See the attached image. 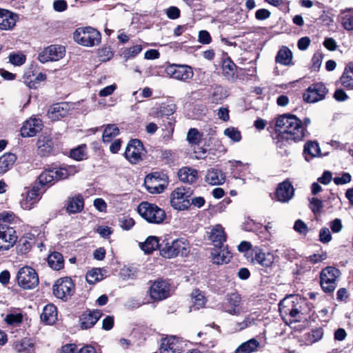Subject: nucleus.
<instances>
[{
  "label": "nucleus",
  "instance_id": "1",
  "mask_svg": "<svg viewBox=\"0 0 353 353\" xmlns=\"http://www.w3.org/2000/svg\"><path fill=\"white\" fill-rule=\"evenodd\" d=\"M276 131L282 132L286 140L299 141L306 135V130L302 121L294 114H284L279 116L275 123Z\"/></svg>",
  "mask_w": 353,
  "mask_h": 353
},
{
  "label": "nucleus",
  "instance_id": "2",
  "mask_svg": "<svg viewBox=\"0 0 353 353\" xmlns=\"http://www.w3.org/2000/svg\"><path fill=\"white\" fill-rule=\"evenodd\" d=\"M190 251V243L184 239L170 241L165 238L161 243L160 254L167 259H172L179 255L186 256Z\"/></svg>",
  "mask_w": 353,
  "mask_h": 353
},
{
  "label": "nucleus",
  "instance_id": "3",
  "mask_svg": "<svg viewBox=\"0 0 353 353\" xmlns=\"http://www.w3.org/2000/svg\"><path fill=\"white\" fill-rule=\"evenodd\" d=\"M304 301L298 296H290L283 299L279 303V312L283 319L288 316L295 321H300L302 316L301 304Z\"/></svg>",
  "mask_w": 353,
  "mask_h": 353
},
{
  "label": "nucleus",
  "instance_id": "4",
  "mask_svg": "<svg viewBox=\"0 0 353 353\" xmlns=\"http://www.w3.org/2000/svg\"><path fill=\"white\" fill-rule=\"evenodd\" d=\"M137 211L142 218L150 223L161 224L166 218L164 210L147 201L141 202L138 205Z\"/></svg>",
  "mask_w": 353,
  "mask_h": 353
},
{
  "label": "nucleus",
  "instance_id": "5",
  "mask_svg": "<svg viewBox=\"0 0 353 353\" xmlns=\"http://www.w3.org/2000/svg\"><path fill=\"white\" fill-rule=\"evenodd\" d=\"M74 41L83 46L92 47L101 43V33L92 27H84L77 28L74 34Z\"/></svg>",
  "mask_w": 353,
  "mask_h": 353
},
{
  "label": "nucleus",
  "instance_id": "6",
  "mask_svg": "<svg viewBox=\"0 0 353 353\" xmlns=\"http://www.w3.org/2000/svg\"><path fill=\"white\" fill-rule=\"evenodd\" d=\"M192 192L189 188H176L170 195L171 205L176 210H184L190 205L189 198Z\"/></svg>",
  "mask_w": 353,
  "mask_h": 353
},
{
  "label": "nucleus",
  "instance_id": "7",
  "mask_svg": "<svg viewBox=\"0 0 353 353\" xmlns=\"http://www.w3.org/2000/svg\"><path fill=\"white\" fill-rule=\"evenodd\" d=\"M166 174L156 172L146 176L144 185L151 194H159L163 192L168 185Z\"/></svg>",
  "mask_w": 353,
  "mask_h": 353
},
{
  "label": "nucleus",
  "instance_id": "8",
  "mask_svg": "<svg viewBox=\"0 0 353 353\" xmlns=\"http://www.w3.org/2000/svg\"><path fill=\"white\" fill-rule=\"evenodd\" d=\"M18 284L25 290H30L37 286L39 277L36 271L28 266L21 268L17 276Z\"/></svg>",
  "mask_w": 353,
  "mask_h": 353
},
{
  "label": "nucleus",
  "instance_id": "9",
  "mask_svg": "<svg viewBox=\"0 0 353 353\" xmlns=\"http://www.w3.org/2000/svg\"><path fill=\"white\" fill-rule=\"evenodd\" d=\"M69 176L68 171L65 168H53L43 171L38 177L41 185H51L55 181L65 179Z\"/></svg>",
  "mask_w": 353,
  "mask_h": 353
},
{
  "label": "nucleus",
  "instance_id": "10",
  "mask_svg": "<svg viewBox=\"0 0 353 353\" xmlns=\"http://www.w3.org/2000/svg\"><path fill=\"white\" fill-rule=\"evenodd\" d=\"M74 285L69 277L59 279L53 285V294L60 299L68 300L74 293Z\"/></svg>",
  "mask_w": 353,
  "mask_h": 353
},
{
  "label": "nucleus",
  "instance_id": "11",
  "mask_svg": "<svg viewBox=\"0 0 353 353\" xmlns=\"http://www.w3.org/2000/svg\"><path fill=\"white\" fill-rule=\"evenodd\" d=\"M339 274L338 269L332 267H327L321 271V285L325 292H332L336 289V279Z\"/></svg>",
  "mask_w": 353,
  "mask_h": 353
},
{
  "label": "nucleus",
  "instance_id": "12",
  "mask_svg": "<svg viewBox=\"0 0 353 353\" xmlns=\"http://www.w3.org/2000/svg\"><path fill=\"white\" fill-rule=\"evenodd\" d=\"M165 74L178 81H187L193 77L191 67L187 65L170 64L165 69Z\"/></svg>",
  "mask_w": 353,
  "mask_h": 353
},
{
  "label": "nucleus",
  "instance_id": "13",
  "mask_svg": "<svg viewBox=\"0 0 353 353\" xmlns=\"http://www.w3.org/2000/svg\"><path fill=\"white\" fill-rule=\"evenodd\" d=\"M65 54V47L61 45H50L44 48L38 56L41 63L57 61L61 59Z\"/></svg>",
  "mask_w": 353,
  "mask_h": 353
},
{
  "label": "nucleus",
  "instance_id": "14",
  "mask_svg": "<svg viewBox=\"0 0 353 353\" xmlns=\"http://www.w3.org/2000/svg\"><path fill=\"white\" fill-rule=\"evenodd\" d=\"M125 157L132 164L139 163L144 155V147L139 139L131 140L125 150Z\"/></svg>",
  "mask_w": 353,
  "mask_h": 353
},
{
  "label": "nucleus",
  "instance_id": "15",
  "mask_svg": "<svg viewBox=\"0 0 353 353\" xmlns=\"http://www.w3.org/2000/svg\"><path fill=\"white\" fill-rule=\"evenodd\" d=\"M327 92L326 87L322 83L312 84L308 87L303 94V99L308 103H316L323 100Z\"/></svg>",
  "mask_w": 353,
  "mask_h": 353
},
{
  "label": "nucleus",
  "instance_id": "16",
  "mask_svg": "<svg viewBox=\"0 0 353 353\" xmlns=\"http://www.w3.org/2000/svg\"><path fill=\"white\" fill-rule=\"evenodd\" d=\"M17 240L15 230L8 225H0V251L13 247Z\"/></svg>",
  "mask_w": 353,
  "mask_h": 353
},
{
  "label": "nucleus",
  "instance_id": "17",
  "mask_svg": "<svg viewBox=\"0 0 353 353\" xmlns=\"http://www.w3.org/2000/svg\"><path fill=\"white\" fill-rule=\"evenodd\" d=\"M241 302V297L239 294H228L226 295L225 300L223 303V309L230 314L238 316L243 312Z\"/></svg>",
  "mask_w": 353,
  "mask_h": 353
},
{
  "label": "nucleus",
  "instance_id": "18",
  "mask_svg": "<svg viewBox=\"0 0 353 353\" xmlns=\"http://www.w3.org/2000/svg\"><path fill=\"white\" fill-rule=\"evenodd\" d=\"M43 128L42 121L36 117H30L26 120L21 128V135L23 137H32L39 132Z\"/></svg>",
  "mask_w": 353,
  "mask_h": 353
},
{
  "label": "nucleus",
  "instance_id": "19",
  "mask_svg": "<svg viewBox=\"0 0 353 353\" xmlns=\"http://www.w3.org/2000/svg\"><path fill=\"white\" fill-rule=\"evenodd\" d=\"M170 294L169 284L165 281L154 282L150 288V296L155 301H161L166 299Z\"/></svg>",
  "mask_w": 353,
  "mask_h": 353
},
{
  "label": "nucleus",
  "instance_id": "20",
  "mask_svg": "<svg viewBox=\"0 0 353 353\" xmlns=\"http://www.w3.org/2000/svg\"><path fill=\"white\" fill-rule=\"evenodd\" d=\"M294 194V189L289 180L280 183L275 192L277 200L281 203H288L292 199Z\"/></svg>",
  "mask_w": 353,
  "mask_h": 353
},
{
  "label": "nucleus",
  "instance_id": "21",
  "mask_svg": "<svg viewBox=\"0 0 353 353\" xmlns=\"http://www.w3.org/2000/svg\"><path fill=\"white\" fill-rule=\"evenodd\" d=\"M227 236L221 224L213 225L208 232V239L215 248H221L226 241Z\"/></svg>",
  "mask_w": 353,
  "mask_h": 353
},
{
  "label": "nucleus",
  "instance_id": "22",
  "mask_svg": "<svg viewBox=\"0 0 353 353\" xmlns=\"http://www.w3.org/2000/svg\"><path fill=\"white\" fill-rule=\"evenodd\" d=\"M101 316L102 312L99 310L85 311L79 317L81 327L85 330L92 327Z\"/></svg>",
  "mask_w": 353,
  "mask_h": 353
},
{
  "label": "nucleus",
  "instance_id": "23",
  "mask_svg": "<svg viewBox=\"0 0 353 353\" xmlns=\"http://www.w3.org/2000/svg\"><path fill=\"white\" fill-rule=\"evenodd\" d=\"M18 15L6 9L0 8V30H12L16 25Z\"/></svg>",
  "mask_w": 353,
  "mask_h": 353
},
{
  "label": "nucleus",
  "instance_id": "24",
  "mask_svg": "<svg viewBox=\"0 0 353 353\" xmlns=\"http://www.w3.org/2000/svg\"><path fill=\"white\" fill-rule=\"evenodd\" d=\"M70 110V105L68 103H57L49 108L48 116L52 120H59L66 117Z\"/></svg>",
  "mask_w": 353,
  "mask_h": 353
},
{
  "label": "nucleus",
  "instance_id": "25",
  "mask_svg": "<svg viewBox=\"0 0 353 353\" xmlns=\"http://www.w3.org/2000/svg\"><path fill=\"white\" fill-rule=\"evenodd\" d=\"M38 154L46 156L51 153L54 147V141L48 135H41L37 142Z\"/></svg>",
  "mask_w": 353,
  "mask_h": 353
},
{
  "label": "nucleus",
  "instance_id": "26",
  "mask_svg": "<svg viewBox=\"0 0 353 353\" xmlns=\"http://www.w3.org/2000/svg\"><path fill=\"white\" fill-rule=\"evenodd\" d=\"M211 255L212 262L217 265L227 263L232 258L230 252L225 248L223 245L221 248L214 247L211 252Z\"/></svg>",
  "mask_w": 353,
  "mask_h": 353
},
{
  "label": "nucleus",
  "instance_id": "27",
  "mask_svg": "<svg viewBox=\"0 0 353 353\" xmlns=\"http://www.w3.org/2000/svg\"><path fill=\"white\" fill-rule=\"evenodd\" d=\"M160 353H181V347L174 336L164 338L161 340Z\"/></svg>",
  "mask_w": 353,
  "mask_h": 353
},
{
  "label": "nucleus",
  "instance_id": "28",
  "mask_svg": "<svg viewBox=\"0 0 353 353\" xmlns=\"http://www.w3.org/2000/svg\"><path fill=\"white\" fill-rule=\"evenodd\" d=\"M252 261L263 267H270L273 263V256L270 254H265L260 249L255 248L252 251Z\"/></svg>",
  "mask_w": 353,
  "mask_h": 353
},
{
  "label": "nucleus",
  "instance_id": "29",
  "mask_svg": "<svg viewBox=\"0 0 353 353\" xmlns=\"http://www.w3.org/2000/svg\"><path fill=\"white\" fill-rule=\"evenodd\" d=\"M84 206V201L81 195L78 194L69 197L66 203V211L69 214H76L82 211Z\"/></svg>",
  "mask_w": 353,
  "mask_h": 353
},
{
  "label": "nucleus",
  "instance_id": "30",
  "mask_svg": "<svg viewBox=\"0 0 353 353\" xmlns=\"http://www.w3.org/2000/svg\"><path fill=\"white\" fill-rule=\"evenodd\" d=\"M41 320L47 325H52L57 321V310L53 304L46 305L41 314Z\"/></svg>",
  "mask_w": 353,
  "mask_h": 353
},
{
  "label": "nucleus",
  "instance_id": "31",
  "mask_svg": "<svg viewBox=\"0 0 353 353\" xmlns=\"http://www.w3.org/2000/svg\"><path fill=\"white\" fill-rule=\"evenodd\" d=\"M341 85L348 90H353V62L349 63L345 68L340 78Z\"/></svg>",
  "mask_w": 353,
  "mask_h": 353
},
{
  "label": "nucleus",
  "instance_id": "32",
  "mask_svg": "<svg viewBox=\"0 0 353 353\" xmlns=\"http://www.w3.org/2000/svg\"><path fill=\"white\" fill-rule=\"evenodd\" d=\"M178 176L180 181L184 183H192L197 179L198 172L194 168L184 167L179 170Z\"/></svg>",
  "mask_w": 353,
  "mask_h": 353
},
{
  "label": "nucleus",
  "instance_id": "33",
  "mask_svg": "<svg viewBox=\"0 0 353 353\" xmlns=\"http://www.w3.org/2000/svg\"><path fill=\"white\" fill-rule=\"evenodd\" d=\"M205 181L212 185H217L224 183L225 176L221 170L211 169L207 172Z\"/></svg>",
  "mask_w": 353,
  "mask_h": 353
},
{
  "label": "nucleus",
  "instance_id": "34",
  "mask_svg": "<svg viewBox=\"0 0 353 353\" xmlns=\"http://www.w3.org/2000/svg\"><path fill=\"white\" fill-rule=\"evenodd\" d=\"M39 193L36 188H33L27 193L26 198L21 201V206L24 210H30L34 204L39 200Z\"/></svg>",
  "mask_w": 353,
  "mask_h": 353
},
{
  "label": "nucleus",
  "instance_id": "35",
  "mask_svg": "<svg viewBox=\"0 0 353 353\" xmlns=\"http://www.w3.org/2000/svg\"><path fill=\"white\" fill-rule=\"evenodd\" d=\"M17 157L12 153H6L0 157V175L9 170L14 163Z\"/></svg>",
  "mask_w": 353,
  "mask_h": 353
},
{
  "label": "nucleus",
  "instance_id": "36",
  "mask_svg": "<svg viewBox=\"0 0 353 353\" xmlns=\"http://www.w3.org/2000/svg\"><path fill=\"white\" fill-rule=\"evenodd\" d=\"M292 60V53L287 47H282L275 57V61L283 65H290Z\"/></svg>",
  "mask_w": 353,
  "mask_h": 353
},
{
  "label": "nucleus",
  "instance_id": "37",
  "mask_svg": "<svg viewBox=\"0 0 353 353\" xmlns=\"http://www.w3.org/2000/svg\"><path fill=\"white\" fill-rule=\"evenodd\" d=\"M259 346V343L255 339H252L240 345L234 353H252L255 352Z\"/></svg>",
  "mask_w": 353,
  "mask_h": 353
},
{
  "label": "nucleus",
  "instance_id": "38",
  "mask_svg": "<svg viewBox=\"0 0 353 353\" xmlns=\"http://www.w3.org/2000/svg\"><path fill=\"white\" fill-rule=\"evenodd\" d=\"M48 263L53 270H59L63 268L64 260L61 253L54 252L49 255Z\"/></svg>",
  "mask_w": 353,
  "mask_h": 353
},
{
  "label": "nucleus",
  "instance_id": "39",
  "mask_svg": "<svg viewBox=\"0 0 353 353\" xmlns=\"http://www.w3.org/2000/svg\"><path fill=\"white\" fill-rule=\"evenodd\" d=\"M191 297L192 305L190 306V310H199L205 305V297L199 290H194L191 294Z\"/></svg>",
  "mask_w": 353,
  "mask_h": 353
},
{
  "label": "nucleus",
  "instance_id": "40",
  "mask_svg": "<svg viewBox=\"0 0 353 353\" xmlns=\"http://www.w3.org/2000/svg\"><path fill=\"white\" fill-rule=\"evenodd\" d=\"M161 243H159V240L157 236H148L145 242L141 244V249L145 253H150L157 248L160 250Z\"/></svg>",
  "mask_w": 353,
  "mask_h": 353
},
{
  "label": "nucleus",
  "instance_id": "41",
  "mask_svg": "<svg viewBox=\"0 0 353 353\" xmlns=\"http://www.w3.org/2000/svg\"><path fill=\"white\" fill-rule=\"evenodd\" d=\"M304 154H305L307 161H309L307 155H309L310 158L319 157L321 155V150L319 143L312 141L307 142L304 146Z\"/></svg>",
  "mask_w": 353,
  "mask_h": 353
},
{
  "label": "nucleus",
  "instance_id": "42",
  "mask_svg": "<svg viewBox=\"0 0 353 353\" xmlns=\"http://www.w3.org/2000/svg\"><path fill=\"white\" fill-rule=\"evenodd\" d=\"M236 70V66L232 61H224L223 64V72L228 80L234 81L236 79L237 75Z\"/></svg>",
  "mask_w": 353,
  "mask_h": 353
},
{
  "label": "nucleus",
  "instance_id": "43",
  "mask_svg": "<svg viewBox=\"0 0 353 353\" xmlns=\"http://www.w3.org/2000/svg\"><path fill=\"white\" fill-rule=\"evenodd\" d=\"M119 134V129L115 124H108L105 126L102 139L104 143H110L113 138Z\"/></svg>",
  "mask_w": 353,
  "mask_h": 353
},
{
  "label": "nucleus",
  "instance_id": "44",
  "mask_svg": "<svg viewBox=\"0 0 353 353\" xmlns=\"http://www.w3.org/2000/svg\"><path fill=\"white\" fill-rule=\"evenodd\" d=\"M103 274L101 268H92L86 274L85 279L88 283L95 284L103 279Z\"/></svg>",
  "mask_w": 353,
  "mask_h": 353
},
{
  "label": "nucleus",
  "instance_id": "45",
  "mask_svg": "<svg viewBox=\"0 0 353 353\" xmlns=\"http://www.w3.org/2000/svg\"><path fill=\"white\" fill-rule=\"evenodd\" d=\"M343 27L347 30H353V12L345 14L344 10L341 11L339 16Z\"/></svg>",
  "mask_w": 353,
  "mask_h": 353
},
{
  "label": "nucleus",
  "instance_id": "46",
  "mask_svg": "<svg viewBox=\"0 0 353 353\" xmlns=\"http://www.w3.org/2000/svg\"><path fill=\"white\" fill-rule=\"evenodd\" d=\"M23 319V315L21 313H10L6 316L4 321L12 326L19 325Z\"/></svg>",
  "mask_w": 353,
  "mask_h": 353
},
{
  "label": "nucleus",
  "instance_id": "47",
  "mask_svg": "<svg viewBox=\"0 0 353 353\" xmlns=\"http://www.w3.org/2000/svg\"><path fill=\"white\" fill-rule=\"evenodd\" d=\"M141 45H135L130 48H126L122 52V56L123 59L127 61L130 59L135 57L138 55L142 50Z\"/></svg>",
  "mask_w": 353,
  "mask_h": 353
},
{
  "label": "nucleus",
  "instance_id": "48",
  "mask_svg": "<svg viewBox=\"0 0 353 353\" xmlns=\"http://www.w3.org/2000/svg\"><path fill=\"white\" fill-rule=\"evenodd\" d=\"M323 335V332L321 329L312 330L311 332L305 335V342L308 345L314 343L321 340Z\"/></svg>",
  "mask_w": 353,
  "mask_h": 353
},
{
  "label": "nucleus",
  "instance_id": "49",
  "mask_svg": "<svg viewBox=\"0 0 353 353\" xmlns=\"http://www.w3.org/2000/svg\"><path fill=\"white\" fill-rule=\"evenodd\" d=\"M202 135L197 129L190 128L187 134V140L191 144H199L201 141Z\"/></svg>",
  "mask_w": 353,
  "mask_h": 353
},
{
  "label": "nucleus",
  "instance_id": "50",
  "mask_svg": "<svg viewBox=\"0 0 353 353\" xmlns=\"http://www.w3.org/2000/svg\"><path fill=\"white\" fill-rule=\"evenodd\" d=\"M223 133L224 135L234 142H239L241 139V134L240 131L234 127L226 128Z\"/></svg>",
  "mask_w": 353,
  "mask_h": 353
},
{
  "label": "nucleus",
  "instance_id": "51",
  "mask_svg": "<svg viewBox=\"0 0 353 353\" xmlns=\"http://www.w3.org/2000/svg\"><path fill=\"white\" fill-rule=\"evenodd\" d=\"M26 56L21 52L10 53L9 55V61L14 65H21L26 61Z\"/></svg>",
  "mask_w": 353,
  "mask_h": 353
},
{
  "label": "nucleus",
  "instance_id": "52",
  "mask_svg": "<svg viewBox=\"0 0 353 353\" xmlns=\"http://www.w3.org/2000/svg\"><path fill=\"white\" fill-rule=\"evenodd\" d=\"M86 152L85 146H79L70 152V157L77 161L83 160L85 158Z\"/></svg>",
  "mask_w": 353,
  "mask_h": 353
},
{
  "label": "nucleus",
  "instance_id": "53",
  "mask_svg": "<svg viewBox=\"0 0 353 353\" xmlns=\"http://www.w3.org/2000/svg\"><path fill=\"white\" fill-rule=\"evenodd\" d=\"M99 57L101 61H109L113 56V52L109 46H104L98 50Z\"/></svg>",
  "mask_w": 353,
  "mask_h": 353
},
{
  "label": "nucleus",
  "instance_id": "54",
  "mask_svg": "<svg viewBox=\"0 0 353 353\" xmlns=\"http://www.w3.org/2000/svg\"><path fill=\"white\" fill-rule=\"evenodd\" d=\"M15 215L12 212H2L0 213V225H8L14 221Z\"/></svg>",
  "mask_w": 353,
  "mask_h": 353
},
{
  "label": "nucleus",
  "instance_id": "55",
  "mask_svg": "<svg viewBox=\"0 0 353 353\" xmlns=\"http://www.w3.org/2000/svg\"><path fill=\"white\" fill-rule=\"evenodd\" d=\"M134 225V221L128 216H123L119 219V225L123 230H130Z\"/></svg>",
  "mask_w": 353,
  "mask_h": 353
},
{
  "label": "nucleus",
  "instance_id": "56",
  "mask_svg": "<svg viewBox=\"0 0 353 353\" xmlns=\"http://www.w3.org/2000/svg\"><path fill=\"white\" fill-rule=\"evenodd\" d=\"M46 79V75L43 73H39L34 80L30 81H26V83L30 88H37L39 83L44 81Z\"/></svg>",
  "mask_w": 353,
  "mask_h": 353
},
{
  "label": "nucleus",
  "instance_id": "57",
  "mask_svg": "<svg viewBox=\"0 0 353 353\" xmlns=\"http://www.w3.org/2000/svg\"><path fill=\"white\" fill-rule=\"evenodd\" d=\"M323 207V203L321 200L316 198H312L310 200V208L314 214L319 213Z\"/></svg>",
  "mask_w": 353,
  "mask_h": 353
},
{
  "label": "nucleus",
  "instance_id": "58",
  "mask_svg": "<svg viewBox=\"0 0 353 353\" xmlns=\"http://www.w3.org/2000/svg\"><path fill=\"white\" fill-rule=\"evenodd\" d=\"M323 61V54L320 52H316L312 59V68L314 70H318L322 63Z\"/></svg>",
  "mask_w": 353,
  "mask_h": 353
},
{
  "label": "nucleus",
  "instance_id": "59",
  "mask_svg": "<svg viewBox=\"0 0 353 353\" xmlns=\"http://www.w3.org/2000/svg\"><path fill=\"white\" fill-rule=\"evenodd\" d=\"M332 239V235L328 228H323L319 232V240L323 243H328Z\"/></svg>",
  "mask_w": 353,
  "mask_h": 353
},
{
  "label": "nucleus",
  "instance_id": "60",
  "mask_svg": "<svg viewBox=\"0 0 353 353\" xmlns=\"http://www.w3.org/2000/svg\"><path fill=\"white\" fill-rule=\"evenodd\" d=\"M294 229L295 231L298 232L300 234H305L308 232V228L307 225L303 221L299 219L296 221L294 225Z\"/></svg>",
  "mask_w": 353,
  "mask_h": 353
},
{
  "label": "nucleus",
  "instance_id": "61",
  "mask_svg": "<svg viewBox=\"0 0 353 353\" xmlns=\"http://www.w3.org/2000/svg\"><path fill=\"white\" fill-rule=\"evenodd\" d=\"M327 259V254L324 252L321 254H314L307 258V260L312 263L321 262Z\"/></svg>",
  "mask_w": 353,
  "mask_h": 353
},
{
  "label": "nucleus",
  "instance_id": "62",
  "mask_svg": "<svg viewBox=\"0 0 353 353\" xmlns=\"http://www.w3.org/2000/svg\"><path fill=\"white\" fill-rule=\"evenodd\" d=\"M199 41L203 44H208L211 42L210 33L206 30H201L199 33Z\"/></svg>",
  "mask_w": 353,
  "mask_h": 353
},
{
  "label": "nucleus",
  "instance_id": "63",
  "mask_svg": "<svg viewBox=\"0 0 353 353\" xmlns=\"http://www.w3.org/2000/svg\"><path fill=\"white\" fill-rule=\"evenodd\" d=\"M166 14L168 18L171 19H176L180 16V10L175 6H171L167 10Z\"/></svg>",
  "mask_w": 353,
  "mask_h": 353
},
{
  "label": "nucleus",
  "instance_id": "64",
  "mask_svg": "<svg viewBox=\"0 0 353 353\" xmlns=\"http://www.w3.org/2000/svg\"><path fill=\"white\" fill-rule=\"evenodd\" d=\"M330 228L333 232L337 233L341 231L343 225L341 219H335L330 223Z\"/></svg>",
  "mask_w": 353,
  "mask_h": 353
}]
</instances>
